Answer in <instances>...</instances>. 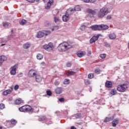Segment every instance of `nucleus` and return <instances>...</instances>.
Segmentation results:
<instances>
[{"instance_id":"473e14b6","label":"nucleus","mask_w":129,"mask_h":129,"mask_svg":"<svg viewBox=\"0 0 129 129\" xmlns=\"http://www.w3.org/2000/svg\"><path fill=\"white\" fill-rule=\"evenodd\" d=\"M63 83L64 84H66V85L69 84V83H70V81L69 80V79H64Z\"/></svg>"},{"instance_id":"8fccbe9b","label":"nucleus","mask_w":129,"mask_h":129,"mask_svg":"<svg viewBox=\"0 0 129 129\" xmlns=\"http://www.w3.org/2000/svg\"><path fill=\"white\" fill-rule=\"evenodd\" d=\"M19 87H20L19 86V85H15L14 87L15 90H18V89H19Z\"/></svg>"},{"instance_id":"20e7f679","label":"nucleus","mask_w":129,"mask_h":129,"mask_svg":"<svg viewBox=\"0 0 129 129\" xmlns=\"http://www.w3.org/2000/svg\"><path fill=\"white\" fill-rule=\"evenodd\" d=\"M128 87V83L126 82L124 84L118 85L117 87V90L119 92H125Z\"/></svg>"},{"instance_id":"9b49d317","label":"nucleus","mask_w":129,"mask_h":129,"mask_svg":"<svg viewBox=\"0 0 129 129\" xmlns=\"http://www.w3.org/2000/svg\"><path fill=\"white\" fill-rule=\"evenodd\" d=\"M109 28L107 25L101 24L100 25V31H104L105 30H107Z\"/></svg>"},{"instance_id":"603ef678","label":"nucleus","mask_w":129,"mask_h":129,"mask_svg":"<svg viewBox=\"0 0 129 129\" xmlns=\"http://www.w3.org/2000/svg\"><path fill=\"white\" fill-rule=\"evenodd\" d=\"M106 19H107V20H110V19H111V15H107L106 17Z\"/></svg>"},{"instance_id":"f03ea898","label":"nucleus","mask_w":129,"mask_h":129,"mask_svg":"<svg viewBox=\"0 0 129 129\" xmlns=\"http://www.w3.org/2000/svg\"><path fill=\"white\" fill-rule=\"evenodd\" d=\"M19 110L22 112H32V111L38 112V111H39V108L37 106H34L32 108L29 105H25L20 107Z\"/></svg>"},{"instance_id":"0eeeda50","label":"nucleus","mask_w":129,"mask_h":129,"mask_svg":"<svg viewBox=\"0 0 129 129\" xmlns=\"http://www.w3.org/2000/svg\"><path fill=\"white\" fill-rule=\"evenodd\" d=\"M56 48V45L53 42L49 43V52H54Z\"/></svg>"},{"instance_id":"ddd939ff","label":"nucleus","mask_w":129,"mask_h":129,"mask_svg":"<svg viewBox=\"0 0 129 129\" xmlns=\"http://www.w3.org/2000/svg\"><path fill=\"white\" fill-rule=\"evenodd\" d=\"M13 87H11V89H8L6 90V91H4L3 93V95H8V94H11V93H12V92H13Z\"/></svg>"},{"instance_id":"2f4dec72","label":"nucleus","mask_w":129,"mask_h":129,"mask_svg":"<svg viewBox=\"0 0 129 129\" xmlns=\"http://www.w3.org/2000/svg\"><path fill=\"white\" fill-rule=\"evenodd\" d=\"M11 123L13 125H16V123H17V121L14 119H11Z\"/></svg>"},{"instance_id":"c756f323","label":"nucleus","mask_w":129,"mask_h":129,"mask_svg":"<svg viewBox=\"0 0 129 129\" xmlns=\"http://www.w3.org/2000/svg\"><path fill=\"white\" fill-rule=\"evenodd\" d=\"M26 23L27 20L24 19L20 21V25H21V26H24V25H26Z\"/></svg>"},{"instance_id":"a211bd4d","label":"nucleus","mask_w":129,"mask_h":129,"mask_svg":"<svg viewBox=\"0 0 129 129\" xmlns=\"http://www.w3.org/2000/svg\"><path fill=\"white\" fill-rule=\"evenodd\" d=\"M24 102V101L22 100L21 98H18L15 101V103L17 105H19L21 104V103H23Z\"/></svg>"},{"instance_id":"412c9836","label":"nucleus","mask_w":129,"mask_h":129,"mask_svg":"<svg viewBox=\"0 0 129 129\" xmlns=\"http://www.w3.org/2000/svg\"><path fill=\"white\" fill-rule=\"evenodd\" d=\"M113 116L112 117H106L105 119V120H104V122H108L109 121H111V120H113Z\"/></svg>"},{"instance_id":"dca6fc26","label":"nucleus","mask_w":129,"mask_h":129,"mask_svg":"<svg viewBox=\"0 0 129 129\" xmlns=\"http://www.w3.org/2000/svg\"><path fill=\"white\" fill-rule=\"evenodd\" d=\"M105 86L107 88H111L112 87V83L110 81H107L105 83Z\"/></svg>"},{"instance_id":"09e8293b","label":"nucleus","mask_w":129,"mask_h":129,"mask_svg":"<svg viewBox=\"0 0 129 129\" xmlns=\"http://www.w3.org/2000/svg\"><path fill=\"white\" fill-rule=\"evenodd\" d=\"M3 27H9V24H8V22L3 23Z\"/></svg>"},{"instance_id":"6e6d98bb","label":"nucleus","mask_w":129,"mask_h":129,"mask_svg":"<svg viewBox=\"0 0 129 129\" xmlns=\"http://www.w3.org/2000/svg\"><path fill=\"white\" fill-rule=\"evenodd\" d=\"M40 120H45L46 119V117H42L40 118Z\"/></svg>"},{"instance_id":"37998d69","label":"nucleus","mask_w":129,"mask_h":129,"mask_svg":"<svg viewBox=\"0 0 129 129\" xmlns=\"http://www.w3.org/2000/svg\"><path fill=\"white\" fill-rule=\"evenodd\" d=\"M85 83L86 85H88L90 84V81H89L88 80H86L85 81Z\"/></svg>"},{"instance_id":"1a4fd4ad","label":"nucleus","mask_w":129,"mask_h":129,"mask_svg":"<svg viewBox=\"0 0 129 129\" xmlns=\"http://www.w3.org/2000/svg\"><path fill=\"white\" fill-rule=\"evenodd\" d=\"M8 59V57L5 55H1L0 56V66H3V63L5 62V61H7Z\"/></svg>"},{"instance_id":"f257e3e1","label":"nucleus","mask_w":129,"mask_h":129,"mask_svg":"<svg viewBox=\"0 0 129 129\" xmlns=\"http://www.w3.org/2000/svg\"><path fill=\"white\" fill-rule=\"evenodd\" d=\"M71 48H73V43L67 42L60 43L57 47L58 50L59 52H66Z\"/></svg>"},{"instance_id":"e2e57ef3","label":"nucleus","mask_w":129,"mask_h":129,"mask_svg":"<svg viewBox=\"0 0 129 129\" xmlns=\"http://www.w3.org/2000/svg\"><path fill=\"white\" fill-rule=\"evenodd\" d=\"M71 129H76V127H75L74 126H71Z\"/></svg>"},{"instance_id":"c9c22d12","label":"nucleus","mask_w":129,"mask_h":129,"mask_svg":"<svg viewBox=\"0 0 129 129\" xmlns=\"http://www.w3.org/2000/svg\"><path fill=\"white\" fill-rule=\"evenodd\" d=\"M88 78L90 79H92L94 77V75L93 74H89L88 76Z\"/></svg>"},{"instance_id":"f3484780","label":"nucleus","mask_w":129,"mask_h":129,"mask_svg":"<svg viewBox=\"0 0 129 129\" xmlns=\"http://www.w3.org/2000/svg\"><path fill=\"white\" fill-rule=\"evenodd\" d=\"M69 15H67V14L66 13V15L62 16V20L63 22H67L69 21L70 18L69 17Z\"/></svg>"},{"instance_id":"f8f14e48","label":"nucleus","mask_w":129,"mask_h":129,"mask_svg":"<svg viewBox=\"0 0 129 129\" xmlns=\"http://www.w3.org/2000/svg\"><path fill=\"white\" fill-rule=\"evenodd\" d=\"M90 28L93 30V31H100V25H93L90 26Z\"/></svg>"},{"instance_id":"3c124183","label":"nucleus","mask_w":129,"mask_h":129,"mask_svg":"<svg viewBox=\"0 0 129 129\" xmlns=\"http://www.w3.org/2000/svg\"><path fill=\"white\" fill-rule=\"evenodd\" d=\"M67 67H71V66H72V63H71V62H68L67 63Z\"/></svg>"},{"instance_id":"72a5a7b5","label":"nucleus","mask_w":129,"mask_h":129,"mask_svg":"<svg viewBox=\"0 0 129 129\" xmlns=\"http://www.w3.org/2000/svg\"><path fill=\"white\" fill-rule=\"evenodd\" d=\"M43 48L45 50H46L47 51H48V50H49V45L45 44L44 45H43Z\"/></svg>"},{"instance_id":"5fc2aeb1","label":"nucleus","mask_w":129,"mask_h":129,"mask_svg":"<svg viewBox=\"0 0 129 129\" xmlns=\"http://www.w3.org/2000/svg\"><path fill=\"white\" fill-rule=\"evenodd\" d=\"M41 66H46V63H45V62L42 61V62L41 63Z\"/></svg>"},{"instance_id":"b1692460","label":"nucleus","mask_w":129,"mask_h":129,"mask_svg":"<svg viewBox=\"0 0 129 129\" xmlns=\"http://www.w3.org/2000/svg\"><path fill=\"white\" fill-rule=\"evenodd\" d=\"M109 38L111 40H114L116 38V35L114 33H112L109 35Z\"/></svg>"},{"instance_id":"7c9ffc66","label":"nucleus","mask_w":129,"mask_h":129,"mask_svg":"<svg viewBox=\"0 0 129 129\" xmlns=\"http://www.w3.org/2000/svg\"><path fill=\"white\" fill-rule=\"evenodd\" d=\"M75 73H76V72H73V71H70L68 73V74H67V76H71L72 75H74V74H75Z\"/></svg>"},{"instance_id":"79ce46f5","label":"nucleus","mask_w":129,"mask_h":129,"mask_svg":"<svg viewBox=\"0 0 129 129\" xmlns=\"http://www.w3.org/2000/svg\"><path fill=\"white\" fill-rule=\"evenodd\" d=\"M54 4V0H49V5L50 6H53Z\"/></svg>"},{"instance_id":"de8ad7c7","label":"nucleus","mask_w":129,"mask_h":129,"mask_svg":"<svg viewBox=\"0 0 129 129\" xmlns=\"http://www.w3.org/2000/svg\"><path fill=\"white\" fill-rule=\"evenodd\" d=\"M59 101L60 102H64L65 101V99L64 98H61L59 99Z\"/></svg>"},{"instance_id":"f704fd0d","label":"nucleus","mask_w":129,"mask_h":129,"mask_svg":"<svg viewBox=\"0 0 129 129\" xmlns=\"http://www.w3.org/2000/svg\"><path fill=\"white\" fill-rule=\"evenodd\" d=\"M86 29V26L85 25H82L80 27V30H81V31H85V30Z\"/></svg>"},{"instance_id":"2eb2a0df","label":"nucleus","mask_w":129,"mask_h":129,"mask_svg":"<svg viewBox=\"0 0 129 129\" xmlns=\"http://www.w3.org/2000/svg\"><path fill=\"white\" fill-rule=\"evenodd\" d=\"M97 40H98V36H94L91 38L90 43L91 44H93V43H95V41H97Z\"/></svg>"},{"instance_id":"bb28decb","label":"nucleus","mask_w":129,"mask_h":129,"mask_svg":"<svg viewBox=\"0 0 129 129\" xmlns=\"http://www.w3.org/2000/svg\"><path fill=\"white\" fill-rule=\"evenodd\" d=\"M74 10L75 12H79V11H81V8H80V6H77L74 8Z\"/></svg>"},{"instance_id":"0e129e2a","label":"nucleus","mask_w":129,"mask_h":129,"mask_svg":"<svg viewBox=\"0 0 129 129\" xmlns=\"http://www.w3.org/2000/svg\"><path fill=\"white\" fill-rule=\"evenodd\" d=\"M47 95H49V90L46 91Z\"/></svg>"},{"instance_id":"774afa93","label":"nucleus","mask_w":129,"mask_h":129,"mask_svg":"<svg viewBox=\"0 0 129 129\" xmlns=\"http://www.w3.org/2000/svg\"><path fill=\"white\" fill-rule=\"evenodd\" d=\"M0 129H3V127L0 126Z\"/></svg>"},{"instance_id":"4c0bfd02","label":"nucleus","mask_w":129,"mask_h":129,"mask_svg":"<svg viewBox=\"0 0 129 129\" xmlns=\"http://www.w3.org/2000/svg\"><path fill=\"white\" fill-rule=\"evenodd\" d=\"M100 72H101V71H100V70H99L98 69H96L95 70V73H96V74H100Z\"/></svg>"},{"instance_id":"c03bdc74","label":"nucleus","mask_w":129,"mask_h":129,"mask_svg":"<svg viewBox=\"0 0 129 129\" xmlns=\"http://www.w3.org/2000/svg\"><path fill=\"white\" fill-rule=\"evenodd\" d=\"M5 108V104L2 103L0 104V109H4Z\"/></svg>"},{"instance_id":"4d7b16f0","label":"nucleus","mask_w":129,"mask_h":129,"mask_svg":"<svg viewBox=\"0 0 129 129\" xmlns=\"http://www.w3.org/2000/svg\"><path fill=\"white\" fill-rule=\"evenodd\" d=\"M95 2H96V0H90L91 4H93V3H95Z\"/></svg>"},{"instance_id":"052dcab7","label":"nucleus","mask_w":129,"mask_h":129,"mask_svg":"<svg viewBox=\"0 0 129 129\" xmlns=\"http://www.w3.org/2000/svg\"><path fill=\"white\" fill-rule=\"evenodd\" d=\"M52 95V92L51 91H49V96H51Z\"/></svg>"},{"instance_id":"58836bf2","label":"nucleus","mask_w":129,"mask_h":129,"mask_svg":"<svg viewBox=\"0 0 129 129\" xmlns=\"http://www.w3.org/2000/svg\"><path fill=\"white\" fill-rule=\"evenodd\" d=\"M54 22L55 23H59L60 22V19L59 18H57L56 17H54Z\"/></svg>"},{"instance_id":"a878e982","label":"nucleus","mask_w":129,"mask_h":129,"mask_svg":"<svg viewBox=\"0 0 129 129\" xmlns=\"http://www.w3.org/2000/svg\"><path fill=\"white\" fill-rule=\"evenodd\" d=\"M78 57H83V56H85V51H82L81 52H78L77 54Z\"/></svg>"},{"instance_id":"a18cd8bd","label":"nucleus","mask_w":129,"mask_h":129,"mask_svg":"<svg viewBox=\"0 0 129 129\" xmlns=\"http://www.w3.org/2000/svg\"><path fill=\"white\" fill-rule=\"evenodd\" d=\"M104 44H105V47H107L108 48H110V44H108V43L105 42Z\"/></svg>"},{"instance_id":"a19ab883","label":"nucleus","mask_w":129,"mask_h":129,"mask_svg":"<svg viewBox=\"0 0 129 129\" xmlns=\"http://www.w3.org/2000/svg\"><path fill=\"white\" fill-rule=\"evenodd\" d=\"M45 27H48L49 26V21H45L44 23Z\"/></svg>"},{"instance_id":"c85d7f7f","label":"nucleus","mask_w":129,"mask_h":129,"mask_svg":"<svg viewBox=\"0 0 129 129\" xmlns=\"http://www.w3.org/2000/svg\"><path fill=\"white\" fill-rule=\"evenodd\" d=\"M74 116L78 119V118H81V113H76L74 115Z\"/></svg>"},{"instance_id":"ea45409f","label":"nucleus","mask_w":129,"mask_h":129,"mask_svg":"<svg viewBox=\"0 0 129 129\" xmlns=\"http://www.w3.org/2000/svg\"><path fill=\"white\" fill-rule=\"evenodd\" d=\"M100 57L102 58V59H105V57H106V55L105 54H101L100 55Z\"/></svg>"},{"instance_id":"aec40b11","label":"nucleus","mask_w":129,"mask_h":129,"mask_svg":"<svg viewBox=\"0 0 129 129\" xmlns=\"http://www.w3.org/2000/svg\"><path fill=\"white\" fill-rule=\"evenodd\" d=\"M35 80L36 82H41L42 81V77L39 75H35Z\"/></svg>"},{"instance_id":"423d86ee","label":"nucleus","mask_w":129,"mask_h":129,"mask_svg":"<svg viewBox=\"0 0 129 129\" xmlns=\"http://www.w3.org/2000/svg\"><path fill=\"white\" fill-rule=\"evenodd\" d=\"M48 34H49V31H45V32H43L42 31H39L37 34V38H43L44 36H48Z\"/></svg>"},{"instance_id":"4be33fe9","label":"nucleus","mask_w":129,"mask_h":129,"mask_svg":"<svg viewBox=\"0 0 129 129\" xmlns=\"http://www.w3.org/2000/svg\"><path fill=\"white\" fill-rule=\"evenodd\" d=\"M63 91L62 88H57L55 89V93L57 94H61Z\"/></svg>"},{"instance_id":"39448f33","label":"nucleus","mask_w":129,"mask_h":129,"mask_svg":"<svg viewBox=\"0 0 129 129\" xmlns=\"http://www.w3.org/2000/svg\"><path fill=\"white\" fill-rule=\"evenodd\" d=\"M19 68V64H15L14 66L11 67L10 71V74L11 75H16L17 72V69Z\"/></svg>"},{"instance_id":"6e6552de","label":"nucleus","mask_w":129,"mask_h":129,"mask_svg":"<svg viewBox=\"0 0 129 129\" xmlns=\"http://www.w3.org/2000/svg\"><path fill=\"white\" fill-rule=\"evenodd\" d=\"M37 74V71L34 69H31L29 71L28 76L29 77H34V76H36Z\"/></svg>"},{"instance_id":"5701e85b","label":"nucleus","mask_w":129,"mask_h":129,"mask_svg":"<svg viewBox=\"0 0 129 129\" xmlns=\"http://www.w3.org/2000/svg\"><path fill=\"white\" fill-rule=\"evenodd\" d=\"M24 49H29L31 47V43L27 42L23 45Z\"/></svg>"},{"instance_id":"4468645a","label":"nucleus","mask_w":129,"mask_h":129,"mask_svg":"<svg viewBox=\"0 0 129 129\" xmlns=\"http://www.w3.org/2000/svg\"><path fill=\"white\" fill-rule=\"evenodd\" d=\"M75 12V11L74 9L70 8L67 11L66 14L68 16H71L72 15H73V14H74Z\"/></svg>"},{"instance_id":"393cba45","label":"nucleus","mask_w":129,"mask_h":129,"mask_svg":"<svg viewBox=\"0 0 129 129\" xmlns=\"http://www.w3.org/2000/svg\"><path fill=\"white\" fill-rule=\"evenodd\" d=\"M36 58L38 60H42L44 58V55H42L41 53L37 54Z\"/></svg>"},{"instance_id":"69168bd1","label":"nucleus","mask_w":129,"mask_h":129,"mask_svg":"<svg viewBox=\"0 0 129 129\" xmlns=\"http://www.w3.org/2000/svg\"><path fill=\"white\" fill-rule=\"evenodd\" d=\"M44 3H46V2H48V0H43Z\"/></svg>"},{"instance_id":"680f3d73","label":"nucleus","mask_w":129,"mask_h":129,"mask_svg":"<svg viewBox=\"0 0 129 129\" xmlns=\"http://www.w3.org/2000/svg\"><path fill=\"white\" fill-rule=\"evenodd\" d=\"M45 9H49V2H47V7H45Z\"/></svg>"},{"instance_id":"49530a36","label":"nucleus","mask_w":129,"mask_h":129,"mask_svg":"<svg viewBox=\"0 0 129 129\" xmlns=\"http://www.w3.org/2000/svg\"><path fill=\"white\" fill-rule=\"evenodd\" d=\"M60 84V82H59V81H55L54 82V85L56 86H58V85H59Z\"/></svg>"},{"instance_id":"864d4df0","label":"nucleus","mask_w":129,"mask_h":129,"mask_svg":"<svg viewBox=\"0 0 129 129\" xmlns=\"http://www.w3.org/2000/svg\"><path fill=\"white\" fill-rule=\"evenodd\" d=\"M28 3H35V0H26Z\"/></svg>"},{"instance_id":"e433bc0d","label":"nucleus","mask_w":129,"mask_h":129,"mask_svg":"<svg viewBox=\"0 0 129 129\" xmlns=\"http://www.w3.org/2000/svg\"><path fill=\"white\" fill-rule=\"evenodd\" d=\"M111 94H112V95H115V94H116V90L113 89L111 91Z\"/></svg>"},{"instance_id":"7ed1b4c3","label":"nucleus","mask_w":129,"mask_h":129,"mask_svg":"<svg viewBox=\"0 0 129 129\" xmlns=\"http://www.w3.org/2000/svg\"><path fill=\"white\" fill-rule=\"evenodd\" d=\"M107 14H108V9L105 7H103L97 13V17L99 19H102V18H104V16H106Z\"/></svg>"},{"instance_id":"cd10ccee","label":"nucleus","mask_w":129,"mask_h":129,"mask_svg":"<svg viewBox=\"0 0 129 129\" xmlns=\"http://www.w3.org/2000/svg\"><path fill=\"white\" fill-rule=\"evenodd\" d=\"M58 29L59 26H54L52 28H50V30H51V31H50V32L49 31V33H51V32H53V31H57V30H58Z\"/></svg>"},{"instance_id":"6ab92c4d","label":"nucleus","mask_w":129,"mask_h":129,"mask_svg":"<svg viewBox=\"0 0 129 129\" xmlns=\"http://www.w3.org/2000/svg\"><path fill=\"white\" fill-rule=\"evenodd\" d=\"M119 119L118 118L114 119L112 122V126H116L117 124L118 123Z\"/></svg>"},{"instance_id":"9d476101","label":"nucleus","mask_w":129,"mask_h":129,"mask_svg":"<svg viewBox=\"0 0 129 129\" xmlns=\"http://www.w3.org/2000/svg\"><path fill=\"white\" fill-rule=\"evenodd\" d=\"M86 12L90 15H94L96 14V10L95 9L93 10L92 9H87Z\"/></svg>"},{"instance_id":"bf43d9fd","label":"nucleus","mask_w":129,"mask_h":129,"mask_svg":"<svg viewBox=\"0 0 129 129\" xmlns=\"http://www.w3.org/2000/svg\"><path fill=\"white\" fill-rule=\"evenodd\" d=\"M84 3H90V0H84Z\"/></svg>"},{"instance_id":"13d9d810","label":"nucleus","mask_w":129,"mask_h":129,"mask_svg":"<svg viewBox=\"0 0 129 129\" xmlns=\"http://www.w3.org/2000/svg\"><path fill=\"white\" fill-rule=\"evenodd\" d=\"M90 55H91V51H88V56H90Z\"/></svg>"},{"instance_id":"338daca9","label":"nucleus","mask_w":129,"mask_h":129,"mask_svg":"<svg viewBox=\"0 0 129 129\" xmlns=\"http://www.w3.org/2000/svg\"><path fill=\"white\" fill-rule=\"evenodd\" d=\"M5 45H6V44H1V46H5Z\"/></svg>"}]
</instances>
